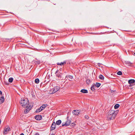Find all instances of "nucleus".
Listing matches in <instances>:
<instances>
[{
	"instance_id": "1",
	"label": "nucleus",
	"mask_w": 135,
	"mask_h": 135,
	"mask_svg": "<svg viewBox=\"0 0 135 135\" xmlns=\"http://www.w3.org/2000/svg\"><path fill=\"white\" fill-rule=\"evenodd\" d=\"M21 105L24 108L30 109L31 107L29 104L28 100L27 99H22L20 102Z\"/></svg>"
},
{
	"instance_id": "2",
	"label": "nucleus",
	"mask_w": 135,
	"mask_h": 135,
	"mask_svg": "<svg viewBox=\"0 0 135 135\" xmlns=\"http://www.w3.org/2000/svg\"><path fill=\"white\" fill-rule=\"evenodd\" d=\"M61 70V68H60L59 70H57L55 73L56 77H57L58 79L59 80H62L63 79V78L62 76Z\"/></svg>"
},
{
	"instance_id": "3",
	"label": "nucleus",
	"mask_w": 135,
	"mask_h": 135,
	"mask_svg": "<svg viewBox=\"0 0 135 135\" xmlns=\"http://www.w3.org/2000/svg\"><path fill=\"white\" fill-rule=\"evenodd\" d=\"M60 88V87L59 86H55L50 90L49 93L50 94H54L58 91L59 90Z\"/></svg>"
},
{
	"instance_id": "4",
	"label": "nucleus",
	"mask_w": 135,
	"mask_h": 135,
	"mask_svg": "<svg viewBox=\"0 0 135 135\" xmlns=\"http://www.w3.org/2000/svg\"><path fill=\"white\" fill-rule=\"evenodd\" d=\"M118 112V110L116 111L115 113H114L111 115V117L109 118V119H110V120L114 119L115 118L116 115L117 114Z\"/></svg>"
},
{
	"instance_id": "5",
	"label": "nucleus",
	"mask_w": 135,
	"mask_h": 135,
	"mask_svg": "<svg viewBox=\"0 0 135 135\" xmlns=\"http://www.w3.org/2000/svg\"><path fill=\"white\" fill-rule=\"evenodd\" d=\"M73 115H78L80 113V111L78 110H74L72 112Z\"/></svg>"
},
{
	"instance_id": "6",
	"label": "nucleus",
	"mask_w": 135,
	"mask_h": 135,
	"mask_svg": "<svg viewBox=\"0 0 135 135\" xmlns=\"http://www.w3.org/2000/svg\"><path fill=\"white\" fill-rule=\"evenodd\" d=\"M56 126V123L55 122H53L52 123L51 127V130H54Z\"/></svg>"
},
{
	"instance_id": "7",
	"label": "nucleus",
	"mask_w": 135,
	"mask_h": 135,
	"mask_svg": "<svg viewBox=\"0 0 135 135\" xmlns=\"http://www.w3.org/2000/svg\"><path fill=\"white\" fill-rule=\"evenodd\" d=\"M10 130V128L9 127H8L5 129H4V134H6L7 133V132H8Z\"/></svg>"
},
{
	"instance_id": "8",
	"label": "nucleus",
	"mask_w": 135,
	"mask_h": 135,
	"mask_svg": "<svg viewBox=\"0 0 135 135\" xmlns=\"http://www.w3.org/2000/svg\"><path fill=\"white\" fill-rule=\"evenodd\" d=\"M35 119L37 120H41L42 118V116L41 115H38L35 116Z\"/></svg>"
},
{
	"instance_id": "9",
	"label": "nucleus",
	"mask_w": 135,
	"mask_h": 135,
	"mask_svg": "<svg viewBox=\"0 0 135 135\" xmlns=\"http://www.w3.org/2000/svg\"><path fill=\"white\" fill-rule=\"evenodd\" d=\"M67 121H66V122H65V123L67 125V126H68L69 125H70V123H71V121L70 120L68 119V118H69L68 116L67 117Z\"/></svg>"
},
{
	"instance_id": "10",
	"label": "nucleus",
	"mask_w": 135,
	"mask_h": 135,
	"mask_svg": "<svg viewBox=\"0 0 135 135\" xmlns=\"http://www.w3.org/2000/svg\"><path fill=\"white\" fill-rule=\"evenodd\" d=\"M124 62L128 66H131L132 64V63L131 62L127 61H124Z\"/></svg>"
},
{
	"instance_id": "11",
	"label": "nucleus",
	"mask_w": 135,
	"mask_h": 135,
	"mask_svg": "<svg viewBox=\"0 0 135 135\" xmlns=\"http://www.w3.org/2000/svg\"><path fill=\"white\" fill-rule=\"evenodd\" d=\"M128 83L129 84H135V80L134 79H130L128 81Z\"/></svg>"
},
{
	"instance_id": "12",
	"label": "nucleus",
	"mask_w": 135,
	"mask_h": 135,
	"mask_svg": "<svg viewBox=\"0 0 135 135\" xmlns=\"http://www.w3.org/2000/svg\"><path fill=\"white\" fill-rule=\"evenodd\" d=\"M37 61L35 60L33 61V64L36 65H39L40 63V60H37Z\"/></svg>"
},
{
	"instance_id": "13",
	"label": "nucleus",
	"mask_w": 135,
	"mask_h": 135,
	"mask_svg": "<svg viewBox=\"0 0 135 135\" xmlns=\"http://www.w3.org/2000/svg\"><path fill=\"white\" fill-rule=\"evenodd\" d=\"M115 112L113 110H110L108 113V115H111Z\"/></svg>"
},
{
	"instance_id": "14",
	"label": "nucleus",
	"mask_w": 135,
	"mask_h": 135,
	"mask_svg": "<svg viewBox=\"0 0 135 135\" xmlns=\"http://www.w3.org/2000/svg\"><path fill=\"white\" fill-rule=\"evenodd\" d=\"M66 64V62L65 61H64L63 62H61L60 63L58 62L57 63L58 65H64Z\"/></svg>"
},
{
	"instance_id": "15",
	"label": "nucleus",
	"mask_w": 135,
	"mask_h": 135,
	"mask_svg": "<svg viewBox=\"0 0 135 135\" xmlns=\"http://www.w3.org/2000/svg\"><path fill=\"white\" fill-rule=\"evenodd\" d=\"M80 92L81 93H88V90L86 89H81L80 91Z\"/></svg>"
},
{
	"instance_id": "16",
	"label": "nucleus",
	"mask_w": 135,
	"mask_h": 135,
	"mask_svg": "<svg viewBox=\"0 0 135 135\" xmlns=\"http://www.w3.org/2000/svg\"><path fill=\"white\" fill-rule=\"evenodd\" d=\"M42 110H43L41 109V107H40L36 110L35 111V112L38 113L41 112Z\"/></svg>"
},
{
	"instance_id": "17",
	"label": "nucleus",
	"mask_w": 135,
	"mask_h": 135,
	"mask_svg": "<svg viewBox=\"0 0 135 135\" xmlns=\"http://www.w3.org/2000/svg\"><path fill=\"white\" fill-rule=\"evenodd\" d=\"M61 123V121L60 120H59L57 121L56 122V124L57 125H60Z\"/></svg>"
},
{
	"instance_id": "18",
	"label": "nucleus",
	"mask_w": 135,
	"mask_h": 135,
	"mask_svg": "<svg viewBox=\"0 0 135 135\" xmlns=\"http://www.w3.org/2000/svg\"><path fill=\"white\" fill-rule=\"evenodd\" d=\"M47 104H44L41 107V109L43 110L47 106Z\"/></svg>"
},
{
	"instance_id": "19",
	"label": "nucleus",
	"mask_w": 135,
	"mask_h": 135,
	"mask_svg": "<svg viewBox=\"0 0 135 135\" xmlns=\"http://www.w3.org/2000/svg\"><path fill=\"white\" fill-rule=\"evenodd\" d=\"M99 78L101 80H103L104 78V76L101 74L99 76Z\"/></svg>"
},
{
	"instance_id": "20",
	"label": "nucleus",
	"mask_w": 135,
	"mask_h": 135,
	"mask_svg": "<svg viewBox=\"0 0 135 135\" xmlns=\"http://www.w3.org/2000/svg\"><path fill=\"white\" fill-rule=\"evenodd\" d=\"M94 85L95 87L98 88L100 86L101 84L99 83H96V84Z\"/></svg>"
},
{
	"instance_id": "21",
	"label": "nucleus",
	"mask_w": 135,
	"mask_h": 135,
	"mask_svg": "<svg viewBox=\"0 0 135 135\" xmlns=\"http://www.w3.org/2000/svg\"><path fill=\"white\" fill-rule=\"evenodd\" d=\"M120 105L118 104H116L114 106V108L115 109H118Z\"/></svg>"
},
{
	"instance_id": "22",
	"label": "nucleus",
	"mask_w": 135,
	"mask_h": 135,
	"mask_svg": "<svg viewBox=\"0 0 135 135\" xmlns=\"http://www.w3.org/2000/svg\"><path fill=\"white\" fill-rule=\"evenodd\" d=\"M13 78L12 77L9 78L8 79V81L10 83H12L13 80Z\"/></svg>"
},
{
	"instance_id": "23",
	"label": "nucleus",
	"mask_w": 135,
	"mask_h": 135,
	"mask_svg": "<svg viewBox=\"0 0 135 135\" xmlns=\"http://www.w3.org/2000/svg\"><path fill=\"white\" fill-rule=\"evenodd\" d=\"M95 87V86L94 85H92L91 86V90L93 91H94L95 90V88H94V87Z\"/></svg>"
},
{
	"instance_id": "24",
	"label": "nucleus",
	"mask_w": 135,
	"mask_h": 135,
	"mask_svg": "<svg viewBox=\"0 0 135 135\" xmlns=\"http://www.w3.org/2000/svg\"><path fill=\"white\" fill-rule=\"evenodd\" d=\"M35 83L37 84L39 82V79L38 78L36 79L35 80Z\"/></svg>"
},
{
	"instance_id": "25",
	"label": "nucleus",
	"mask_w": 135,
	"mask_h": 135,
	"mask_svg": "<svg viewBox=\"0 0 135 135\" xmlns=\"http://www.w3.org/2000/svg\"><path fill=\"white\" fill-rule=\"evenodd\" d=\"M0 98L1 100L2 101V103H3L4 102V97L2 96Z\"/></svg>"
},
{
	"instance_id": "26",
	"label": "nucleus",
	"mask_w": 135,
	"mask_h": 135,
	"mask_svg": "<svg viewBox=\"0 0 135 135\" xmlns=\"http://www.w3.org/2000/svg\"><path fill=\"white\" fill-rule=\"evenodd\" d=\"M66 77H67V78L68 77L70 79H72L73 78V76H72L70 75H66Z\"/></svg>"
},
{
	"instance_id": "27",
	"label": "nucleus",
	"mask_w": 135,
	"mask_h": 135,
	"mask_svg": "<svg viewBox=\"0 0 135 135\" xmlns=\"http://www.w3.org/2000/svg\"><path fill=\"white\" fill-rule=\"evenodd\" d=\"M30 110V109H28V110H27V109H26L24 111V113L27 114V113H28V112Z\"/></svg>"
},
{
	"instance_id": "28",
	"label": "nucleus",
	"mask_w": 135,
	"mask_h": 135,
	"mask_svg": "<svg viewBox=\"0 0 135 135\" xmlns=\"http://www.w3.org/2000/svg\"><path fill=\"white\" fill-rule=\"evenodd\" d=\"M117 74L119 75H122V73L121 71H119L117 72Z\"/></svg>"
},
{
	"instance_id": "29",
	"label": "nucleus",
	"mask_w": 135,
	"mask_h": 135,
	"mask_svg": "<svg viewBox=\"0 0 135 135\" xmlns=\"http://www.w3.org/2000/svg\"><path fill=\"white\" fill-rule=\"evenodd\" d=\"M87 42H84L83 43V45L84 46H87Z\"/></svg>"
},
{
	"instance_id": "30",
	"label": "nucleus",
	"mask_w": 135,
	"mask_h": 135,
	"mask_svg": "<svg viewBox=\"0 0 135 135\" xmlns=\"http://www.w3.org/2000/svg\"><path fill=\"white\" fill-rule=\"evenodd\" d=\"M90 82V80L89 79L87 80H86V83H87V84H89Z\"/></svg>"
},
{
	"instance_id": "31",
	"label": "nucleus",
	"mask_w": 135,
	"mask_h": 135,
	"mask_svg": "<svg viewBox=\"0 0 135 135\" xmlns=\"http://www.w3.org/2000/svg\"><path fill=\"white\" fill-rule=\"evenodd\" d=\"M86 119H88L89 118V117L88 115H85L84 117Z\"/></svg>"
},
{
	"instance_id": "32",
	"label": "nucleus",
	"mask_w": 135,
	"mask_h": 135,
	"mask_svg": "<svg viewBox=\"0 0 135 135\" xmlns=\"http://www.w3.org/2000/svg\"><path fill=\"white\" fill-rule=\"evenodd\" d=\"M67 126V125L65 123H62V126Z\"/></svg>"
},
{
	"instance_id": "33",
	"label": "nucleus",
	"mask_w": 135,
	"mask_h": 135,
	"mask_svg": "<svg viewBox=\"0 0 135 135\" xmlns=\"http://www.w3.org/2000/svg\"><path fill=\"white\" fill-rule=\"evenodd\" d=\"M6 39V41H9L10 40V39H9V38H7V39Z\"/></svg>"
},
{
	"instance_id": "34",
	"label": "nucleus",
	"mask_w": 135,
	"mask_h": 135,
	"mask_svg": "<svg viewBox=\"0 0 135 135\" xmlns=\"http://www.w3.org/2000/svg\"><path fill=\"white\" fill-rule=\"evenodd\" d=\"M2 92L1 91H0V94L2 95Z\"/></svg>"
},
{
	"instance_id": "35",
	"label": "nucleus",
	"mask_w": 135,
	"mask_h": 135,
	"mask_svg": "<svg viewBox=\"0 0 135 135\" xmlns=\"http://www.w3.org/2000/svg\"><path fill=\"white\" fill-rule=\"evenodd\" d=\"M9 84V83H6L5 84L6 85H8Z\"/></svg>"
},
{
	"instance_id": "36",
	"label": "nucleus",
	"mask_w": 135,
	"mask_h": 135,
	"mask_svg": "<svg viewBox=\"0 0 135 135\" xmlns=\"http://www.w3.org/2000/svg\"><path fill=\"white\" fill-rule=\"evenodd\" d=\"M130 84V85H129V86H131L132 85L131 84Z\"/></svg>"
},
{
	"instance_id": "37",
	"label": "nucleus",
	"mask_w": 135,
	"mask_h": 135,
	"mask_svg": "<svg viewBox=\"0 0 135 135\" xmlns=\"http://www.w3.org/2000/svg\"><path fill=\"white\" fill-rule=\"evenodd\" d=\"M20 135H24V134L23 133H22Z\"/></svg>"
},
{
	"instance_id": "38",
	"label": "nucleus",
	"mask_w": 135,
	"mask_h": 135,
	"mask_svg": "<svg viewBox=\"0 0 135 135\" xmlns=\"http://www.w3.org/2000/svg\"><path fill=\"white\" fill-rule=\"evenodd\" d=\"M35 135H39V134L38 133H36L35 134Z\"/></svg>"
},
{
	"instance_id": "39",
	"label": "nucleus",
	"mask_w": 135,
	"mask_h": 135,
	"mask_svg": "<svg viewBox=\"0 0 135 135\" xmlns=\"http://www.w3.org/2000/svg\"><path fill=\"white\" fill-rule=\"evenodd\" d=\"M32 97H34V96H35L34 95H33L32 94Z\"/></svg>"
},
{
	"instance_id": "40",
	"label": "nucleus",
	"mask_w": 135,
	"mask_h": 135,
	"mask_svg": "<svg viewBox=\"0 0 135 135\" xmlns=\"http://www.w3.org/2000/svg\"><path fill=\"white\" fill-rule=\"evenodd\" d=\"M1 120L0 119V124H1Z\"/></svg>"
},
{
	"instance_id": "41",
	"label": "nucleus",
	"mask_w": 135,
	"mask_h": 135,
	"mask_svg": "<svg viewBox=\"0 0 135 135\" xmlns=\"http://www.w3.org/2000/svg\"><path fill=\"white\" fill-rule=\"evenodd\" d=\"M51 135H55V134H52Z\"/></svg>"
},
{
	"instance_id": "42",
	"label": "nucleus",
	"mask_w": 135,
	"mask_h": 135,
	"mask_svg": "<svg viewBox=\"0 0 135 135\" xmlns=\"http://www.w3.org/2000/svg\"><path fill=\"white\" fill-rule=\"evenodd\" d=\"M133 55H134V56H135V52L134 53Z\"/></svg>"
}]
</instances>
